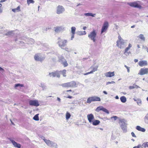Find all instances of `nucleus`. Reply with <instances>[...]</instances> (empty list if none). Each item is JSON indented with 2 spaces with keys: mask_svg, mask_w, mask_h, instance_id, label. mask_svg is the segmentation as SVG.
<instances>
[{
  "mask_svg": "<svg viewBox=\"0 0 148 148\" xmlns=\"http://www.w3.org/2000/svg\"><path fill=\"white\" fill-rule=\"evenodd\" d=\"M98 67V66H92L90 68V69H92V70L90 72H88L86 73H84V75H86L90 74L93 73V72H95V71H96L97 70Z\"/></svg>",
  "mask_w": 148,
  "mask_h": 148,
  "instance_id": "nucleus-10",
  "label": "nucleus"
},
{
  "mask_svg": "<svg viewBox=\"0 0 148 148\" xmlns=\"http://www.w3.org/2000/svg\"><path fill=\"white\" fill-rule=\"evenodd\" d=\"M61 86L63 87H69V82L63 84H61Z\"/></svg>",
  "mask_w": 148,
  "mask_h": 148,
  "instance_id": "nucleus-34",
  "label": "nucleus"
},
{
  "mask_svg": "<svg viewBox=\"0 0 148 148\" xmlns=\"http://www.w3.org/2000/svg\"><path fill=\"white\" fill-rule=\"evenodd\" d=\"M39 86L42 87L43 90L46 89V86L43 84H41Z\"/></svg>",
  "mask_w": 148,
  "mask_h": 148,
  "instance_id": "nucleus-42",
  "label": "nucleus"
},
{
  "mask_svg": "<svg viewBox=\"0 0 148 148\" xmlns=\"http://www.w3.org/2000/svg\"><path fill=\"white\" fill-rule=\"evenodd\" d=\"M64 29V28L62 27H57L56 28L55 31L56 32H58Z\"/></svg>",
  "mask_w": 148,
  "mask_h": 148,
  "instance_id": "nucleus-24",
  "label": "nucleus"
},
{
  "mask_svg": "<svg viewBox=\"0 0 148 148\" xmlns=\"http://www.w3.org/2000/svg\"><path fill=\"white\" fill-rule=\"evenodd\" d=\"M69 87H75L76 85V83L74 81H72L69 82Z\"/></svg>",
  "mask_w": 148,
  "mask_h": 148,
  "instance_id": "nucleus-22",
  "label": "nucleus"
},
{
  "mask_svg": "<svg viewBox=\"0 0 148 148\" xmlns=\"http://www.w3.org/2000/svg\"><path fill=\"white\" fill-rule=\"evenodd\" d=\"M50 146L55 148H57V144L52 141H51Z\"/></svg>",
  "mask_w": 148,
  "mask_h": 148,
  "instance_id": "nucleus-29",
  "label": "nucleus"
},
{
  "mask_svg": "<svg viewBox=\"0 0 148 148\" xmlns=\"http://www.w3.org/2000/svg\"><path fill=\"white\" fill-rule=\"evenodd\" d=\"M3 12V10L1 8H0V13H1Z\"/></svg>",
  "mask_w": 148,
  "mask_h": 148,
  "instance_id": "nucleus-59",
  "label": "nucleus"
},
{
  "mask_svg": "<svg viewBox=\"0 0 148 148\" xmlns=\"http://www.w3.org/2000/svg\"><path fill=\"white\" fill-rule=\"evenodd\" d=\"M34 58L35 60L41 62L43 60V58L40 57V54H36Z\"/></svg>",
  "mask_w": 148,
  "mask_h": 148,
  "instance_id": "nucleus-14",
  "label": "nucleus"
},
{
  "mask_svg": "<svg viewBox=\"0 0 148 148\" xmlns=\"http://www.w3.org/2000/svg\"><path fill=\"white\" fill-rule=\"evenodd\" d=\"M64 8L61 5L58 6L57 8L56 13L58 14L62 13L64 11Z\"/></svg>",
  "mask_w": 148,
  "mask_h": 148,
  "instance_id": "nucleus-9",
  "label": "nucleus"
},
{
  "mask_svg": "<svg viewBox=\"0 0 148 148\" xmlns=\"http://www.w3.org/2000/svg\"><path fill=\"white\" fill-rule=\"evenodd\" d=\"M14 31H9L5 34V35L8 36H13L14 34Z\"/></svg>",
  "mask_w": 148,
  "mask_h": 148,
  "instance_id": "nucleus-26",
  "label": "nucleus"
},
{
  "mask_svg": "<svg viewBox=\"0 0 148 148\" xmlns=\"http://www.w3.org/2000/svg\"><path fill=\"white\" fill-rule=\"evenodd\" d=\"M27 4L29 5L31 3H34V1L33 0H27Z\"/></svg>",
  "mask_w": 148,
  "mask_h": 148,
  "instance_id": "nucleus-43",
  "label": "nucleus"
},
{
  "mask_svg": "<svg viewBox=\"0 0 148 148\" xmlns=\"http://www.w3.org/2000/svg\"><path fill=\"white\" fill-rule=\"evenodd\" d=\"M136 129L138 131H141L143 132H144L145 131V128L140 127L139 126H137L136 127Z\"/></svg>",
  "mask_w": 148,
  "mask_h": 148,
  "instance_id": "nucleus-18",
  "label": "nucleus"
},
{
  "mask_svg": "<svg viewBox=\"0 0 148 148\" xmlns=\"http://www.w3.org/2000/svg\"><path fill=\"white\" fill-rule=\"evenodd\" d=\"M24 86L22 84H15L14 85V87L15 88H16L17 87L19 86L21 87H23Z\"/></svg>",
  "mask_w": 148,
  "mask_h": 148,
  "instance_id": "nucleus-41",
  "label": "nucleus"
},
{
  "mask_svg": "<svg viewBox=\"0 0 148 148\" xmlns=\"http://www.w3.org/2000/svg\"><path fill=\"white\" fill-rule=\"evenodd\" d=\"M134 88L133 86H130L129 87V89H132Z\"/></svg>",
  "mask_w": 148,
  "mask_h": 148,
  "instance_id": "nucleus-54",
  "label": "nucleus"
},
{
  "mask_svg": "<svg viewBox=\"0 0 148 148\" xmlns=\"http://www.w3.org/2000/svg\"><path fill=\"white\" fill-rule=\"evenodd\" d=\"M3 70V69L0 67V71H2Z\"/></svg>",
  "mask_w": 148,
  "mask_h": 148,
  "instance_id": "nucleus-64",
  "label": "nucleus"
},
{
  "mask_svg": "<svg viewBox=\"0 0 148 148\" xmlns=\"http://www.w3.org/2000/svg\"><path fill=\"white\" fill-rule=\"evenodd\" d=\"M95 14H93L91 13H85L84 14V15L86 16H92V17L94 16V15Z\"/></svg>",
  "mask_w": 148,
  "mask_h": 148,
  "instance_id": "nucleus-37",
  "label": "nucleus"
},
{
  "mask_svg": "<svg viewBox=\"0 0 148 148\" xmlns=\"http://www.w3.org/2000/svg\"><path fill=\"white\" fill-rule=\"evenodd\" d=\"M138 38L140 39L141 41H145V38L144 35L143 34H140L138 36Z\"/></svg>",
  "mask_w": 148,
  "mask_h": 148,
  "instance_id": "nucleus-20",
  "label": "nucleus"
},
{
  "mask_svg": "<svg viewBox=\"0 0 148 148\" xmlns=\"http://www.w3.org/2000/svg\"><path fill=\"white\" fill-rule=\"evenodd\" d=\"M77 34L79 35H85L86 34V31H78L77 32Z\"/></svg>",
  "mask_w": 148,
  "mask_h": 148,
  "instance_id": "nucleus-30",
  "label": "nucleus"
},
{
  "mask_svg": "<svg viewBox=\"0 0 148 148\" xmlns=\"http://www.w3.org/2000/svg\"><path fill=\"white\" fill-rule=\"evenodd\" d=\"M136 102L138 105L140 106L141 105V101L140 99H137Z\"/></svg>",
  "mask_w": 148,
  "mask_h": 148,
  "instance_id": "nucleus-39",
  "label": "nucleus"
},
{
  "mask_svg": "<svg viewBox=\"0 0 148 148\" xmlns=\"http://www.w3.org/2000/svg\"><path fill=\"white\" fill-rule=\"evenodd\" d=\"M124 66L127 69V72L128 73H129L130 71V68L129 67H128L126 65H125Z\"/></svg>",
  "mask_w": 148,
  "mask_h": 148,
  "instance_id": "nucleus-48",
  "label": "nucleus"
},
{
  "mask_svg": "<svg viewBox=\"0 0 148 148\" xmlns=\"http://www.w3.org/2000/svg\"><path fill=\"white\" fill-rule=\"evenodd\" d=\"M12 11L14 12H16L20 11V7L18 6L17 8L12 9Z\"/></svg>",
  "mask_w": 148,
  "mask_h": 148,
  "instance_id": "nucleus-28",
  "label": "nucleus"
},
{
  "mask_svg": "<svg viewBox=\"0 0 148 148\" xmlns=\"http://www.w3.org/2000/svg\"><path fill=\"white\" fill-rule=\"evenodd\" d=\"M132 47V45L130 44L129 43L128 45V47H129L130 48Z\"/></svg>",
  "mask_w": 148,
  "mask_h": 148,
  "instance_id": "nucleus-55",
  "label": "nucleus"
},
{
  "mask_svg": "<svg viewBox=\"0 0 148 148\" xmlns=\"http://www.w3.org/2000/svg\"><path fill=\"white\" fill-rule=\"evenodd\" d=\"M39 114H36L33 118V119L34 120L38 121L39 120L38 117Z\"/></svg>",
  "mask_w": 148,
  "mask_h": 148,
  "instance_id": "nucleus-33",
  "label": "nucleus"
},
{
  "mask_svg": "<svg viewBox=\"0 0 148 148\" xmlns=\"http://www.w3.org/2000/svg\"><path fill=\"white\" fill-rule=\"evenodd\" d=\"M67 97L71 99L73 97L69 95Z\"/></svg>",
  "mask_w": 148,
  "mask_h": 148,
  "instance_id": "nucleus-57",
  "label": "nucleus"
},
{
  "mask_svg": "<svg viewBox=\"0 0 148 148\" xmlns=\"http://www.w3.org/2000/svg\"><path fill=\"white\" fill-rule=\"evenodd\" d=\"M133 87H134V88H139V87L138 86H137V85H136L135 84H133Z\"/></svg>",
  "mask_w": 148,
  "mask_h": 148,
  "instance_id": "nucleus-50",
  "label": "nucleus"
},
{
  "mask_svg": "<svg viewBox=\"0 0 148 148\" xmlns=\"http://www.w3.org/2000/svg\"><path fill=\"white\" fill-rule=\"evenodd\" d=\"M93 101L92 97H89L88 99L87 102L88 103H90L91 102Z\"/></svg>",
  "mask_w": 148,
  "mask_h": 148,
  "instance_id": "nucleus-35",
  "label": "nucleus"
},
{
  "mask_svg": "<svg viewBox=\"0 0 148 148\" xmlns=\"http://www.w3.org/2000/svg\"><path fill=\"white\" fill-rule=\"evenodd\" d=\"M100 121L99 120H94L92 123L93 125H97L100 123Z\"/></svg>",
  "mask_w": 148,
  "mask_h": 148,
  "instance_id": "nucleus-19",
  "label": "nucleus"
},
{
  "mask_svg": "<svg viewBox=\"0 0 148 148\" xmlns=\"http://www.w3.org/2000/svg\"><path fill=\"white\" fill-rule=\"evenodd\" d=\"M76 28L75 27H72L71 28V31L72 34H75Z\"/></svg>",
  "mask_w": 148,
  "mask_h": 148,
  "instance_id": "nucleus-32",
  "label": "nucleus"
},
{
  "mask_svg": "<svg viewBox=\"0 0 148 148\" xmlns=\"http://www.w3.org/2000/svg\"><path fill=\"white\" fill-rule=\"evenodd\" d=\"M87 27H83V29L84 30H85L86 29Z\"/></svg>",
  "mask_w": 148,
  "mask_h": 148,
  "instance_id": "nucleus-63",
  "label": "nucleus"
},
{
  "mask_svg": "<svg viewBox=\"0 0 148 148\" xmlns=\"http://www.w3.org/2000/svg\"><path fill=\"white\" fill-rule=\"evenodd\" d=\"M102 111H103V112H105V113H106L108 114H109V113L107 109L104 108H103Z\"/></svg>",
  "mask_w": 148,
  "mask_h": 148,
  "instance_id": "nucleus-44",
  "label": "nucleus"
},
{
  "mask_svg": "<svg viewBox=\"0 0 148 148\" xmlns=\"http://www.w3.org/2000/svg\"><path fill=\"white\" fill-rule=\"evenodd\" d=\"M60 62H61L62 63L65 67L67 66L68 65L67 62L63 58H62V61L60 60Z\"/></svg>",
  "mask_w": 148,
  "mask_h": 148,
  "instance_id": "nucleus-21",
  "label": "nucleus"
},
{
  "mask_svg": "<svg viewBox=\"0 0 148 148\" xmlns=\"http://www.w3.org/2000/svg\"><path fill=\"white\" fill-rule=\"evenodd\" d=\"M87 117L89 122L92 123L93 121L95 120V117L92 114H90L87 115Z\"/></svg>",
  "mask_w": 148,
  "mask_h": 148,
  "instance_id": "nucleus-12",
  "label": "nucleus"
},
{
  "mask_svg": "<svg viewBox=\"0 0 148 148\" xmlns=\"http://www.w3.org/2000/svg\"><path fill=\"white\" fill-rule=\"evenodd\" d=\"M42 139L44 141L47 145L49 146H50V145L51 142V141L49 140H48L46 139L45 137H41Z\"/></svg>",
  "mask_w": 148,
  "mask_h": 148,
  "instance_id": "nucleus-17",
  "label": "nucleus"
},
{
  "mask_svg": "<svg viewBox=\"0 0 148 148\" xmlns=\"http://www.w3.org/2000/svg\"><path fill=\"white\" fill-rule=\"evenodd\" d=\"M97 32L95 30L90 32L88 35V37L93 42H95L96 40Z\"/></svg>",
  "mask_w": 148,
  "mask_h": 148,
  "instance_id": "nucleus-3",
  "label": "nucleus"
},
{
  "mask_svg": "<svg viewBox=\"0 0 148 148\" xmlns=\"http://www.w3.org/2000/svg\"><path fill=\"white\" fill-rule=\"evenodd\" d=\"M141 147V145H138L137 146H136L134 147L133 148H140Z\"/></svg>",
  "mask_w": 148,
  "mask_h": 148,
  "instance_id": "nucleus-49",
  "label": "nucleus"
},
{
  "mask_svg": "<svg viewBox=\"0 0 148 148\" xmlns=\"http://www.w3.org/2000/svg\"><path fill=\"white\" fill-rule=\"evenodd\" d=\"M74 34H72V35L71 37V40H72L73 39V38H74Z\"/></svg>",
  "mask_w": 148,
  "mask_h": 148,
  "instance_id": "nucleus-52",
  "label": "nucleus"
},
{
  "mask_svg": "<svg viewBox=\"0 0 148 148\" xmlns=\"http://www.w3.org/2000/svg\"><path fill=\"white\" fill-rule=\"evenodd\" d=\"M93 101H100L101 100L100 98L97 97L93 96L92 97Z\"/></svg>",
  "mask_w": 148,
  "mask_h": 148,
  "instance_id": "nucleus-25",
  "label": "nucleus"
},
{
  "mask_svg": "<svg viewBox=\"0 0 148 148\" xmlns=\"http://www.w3.org/2000/svg\"><path fill=\"white\" fill-rule=\"evenodd\" d=\"M138 65L141 67L147 66V62L146 60H140L138 62Z\"/></svg>",
  "mask_w": 148,
  "mask_h": 148,
  "instance_id": "nucleus-16",
  "label": "nucleus"
},
{
  "mask_svg": "<svg viewBox=\"0 0 148 148\" xmlns=\"http://www.w3.org/2000/svg\"><path fill=\"white\" fill-rule=\"evenodd\" d=\"M60 71H57L55 72L50 73H49V75L50 77H57L59 78L60 77Z\"/></svg>",
  "mask_w": 148,
  "mask_h": 148,
  "instance_id": "nucleus-6",
  "label": "nucleus"
},
{
  "mask_svg": "<svg viewBox=\"0 0 148 148\" xmlns=\"http://www.w3.org/2000/svg\"><path fill=\"white\" fill-rule=\"evenodd\" d=\"M103 92L104 94H106V95L107 94V92L106 91H103Z\"/></svg>",
  "mask_w": 148,
  "mask_h": 148,
  "instance_id": "nucleus-60",
  "label": "nucleus"
},
{
  "mask_svg": "<svg viewBox=\"0 0 148 148\" xmlns=\"http://www.w3.org/2000/svg\"><path fill=\"white\" fill-rule=\"evenodd\" d=\"M60 74H61L64 77H66V71L65 70H63L62 71H60Z\"/></svg>",
  "mask_w": 148,
  "mask_h": 148,
  "instance_id": "nucleus-31",
  "label": "nucleus"
},
{
  "mask_svg": "<svg viewBox=\"0 0 148 148\" xmlns=\"http://www.w3.org/2000/svg\"><path fill=\"white\" fill-rule=\"evenodd\" d=\"M115 83V82L114 81H112L111 82H108L106 83V84L107 85H109L110 84H113Z\"/></svg>",
  "mask_w": 148,
  "mask_h": 148,
  "instance_id": "nucleus-47",
  "label": "nucleus"
},
{
  "mask_svg": "<svg viewBox=\"0 0 148 148\" xmlns=\"http://www.w3.org/2000/svg\"><path fill=\"white\" fill-rule=\"evenodd\" d=\"M29 103L30 105L34 106L37 107L39 105L38 101L37 100H31L29 101Z\"/></svg>",
  "mask_w": 148,
  "mask_h": 148,
  "instance_id": "nucleus-8",
  "label": "nucleus"
},
{
  "mask_svg": "<svg viewBox=\"0 0 148 148\" xmlns=\"http://www.w3.org/2000/svg\"><path fill=\"white\" fill-rule=\"evenodd\" d=\"M148 73V68H141L138 73V74L140 75H143L145 74H147Z\"/></svg>",
  "mask_w": 148,
  "mask_h": 148,
  "instance_id": "nucleus-11",
  "label": "nucleus"
},
{
  "mask_svg": "<svg viewBox=\"0 0 148 148\" xmlns=\"http://www.w3.org/2000/svg\"><path fill=\"white\" fill-rule=\"evenodd\" d=\"M64 49L66 51L68 52H70L71 51V49L69 48L68 47H66L64 48Z\"/></svg>",
  "mask_w": 148,
  "mask_h": 148,
  "instance_id": "nucleus-46",
  "label": "nucleus"
},
{
  "mask_svg": "<svg viewBox=\"0 0 148 148\" xmlns=\"http://www.w3.org/2000/svg\"><path fill=\"white\" fill-rule=\"evenodd\" d=\"M9 140L11 142L12 145L15 147H17L18 148H21V145L20 144L17 143L11 138H10Z\"/></svg>",
  "mask_w": 148,
  "mask_h": 148,
  "instance_id": "nucleus-13",
  "label": "nucleus"
},
{
  "mask_svg": "<svg viewBox=\"0 0 148 148\" xmlns=\"http://www.w3.org/2000/svg\"><path fill=\"white\" fill-rule=\"evenodd\" d=\"M131 134L133 137H136V136L135 135V134L134 132H132Z\"/></svg>",
  "mask_w": 148,
  "mask_h": 148,
  "instance_id": "nucleus-51",
  "label": "nucleus"
},
{
  "mask_svg": "<svg viewBox=\"0 0 148 148\" xmlns=\"http://www.w3.org/2000/svg\"><path fill=\"white\" fill-rule=\"evenodd\" d=\"M130 49L129 47H126L125 50V51L124 53V54L126 55V53L127 52V51Z\"/></svg>",
  "mask_w": 148,
  "mask_h": 148,
  "instance_id": "nucleus-45",
  "label": "nucleus"
},
{
  "mask_svg": "<svg viewBox=\"0 0 148 148\" xmlns=\"http://www.w3.org/2000/svg\"><path fill=\"white\" fill-rule=\"evenodd\" d=\"M127 43L126 40H123L120 36H119L118 40L116 42V45L118 47L121 49H123L126 46Z\"/></svg>",
  "mask_w": 148,
  "mask_h": 148,
  "instance_id": "nucleus-1",
  "label": "nucleus"
},
{
  "mask_svg": "<svg viewBox=\"0 0 148 148\" xmlns=\"http://www.w3.org/2000/svg\"><path fill=\"white\" fill-rule=\"evenodd\" d=\"M144 121L147 124H148V113L145 116L144 118Z\"/></svg>",
  "mask_w": 148,
  "mask_h": 148,
  "instance_id": "nucleus-36",
  "label": "nucleus"
},
{
  "mask_svg": "<svg viewBox=\"0 0 148 148\" xmlns=\"http://www.w3.org/2000/svg\"><path fill=\"white\" fill-rule=\"evenodd\" d=\"M142 146L145 148L148 147V142L143 143L142 144Z\"/></svg>",
  "mask_w": 148,
  "mask_h": 148,
  "instance_id": "nucleus-40",
  "label": "nucleus"
},
{
  "mask_svg": "<svg viewBox=\"0 0 148 148\" xmlns=\"http://www.w3.org/2000/svg\"><path fill=\"white\" fill-rule=\"evenodd\" d=\"M130 6L135 8H138L140 9L142 8V7L138 4L137 2L129 3L128 4Z\"/></svg>",
  "mask_w": 148,
  "mask_h": 148,
  "instance_id": "nucleus-5",
  "label": "nucleus"
},
{
  "mask_svg": "<svg viewBox=\"0 0 148 148\" xmlns=\"http://www.w3.org/2000/svg\"><path fill=\"white\" fill-rule=\"evenodd\" d=\"M67 42V40L65 39H62L60 38H58V44L59 47L62 49L66 46Z\"/></svg>",
  "mask_w": 148,
  "mask_h": 148,
  "instance_id": "nucleus-4",
  "label": "nucleus"
},
{
  "mask_svg": "<svg viewBox=\"0 0 148 148\" xmlns=\"http://www.w3.org/2000/svg\"><path fill=\"white\" fill-rule=\"evenodd\" d=\"M71 115L69 112H66L65 114L66 119V120H68L70 118Z\"/></svg>",
  "mask_w": 148,
  "mask_h": 148,
  "instance_id": "nucleus-23",
  "label": "nucleus"
},
{
  "mask_svg": "<svg viewBox=\"0 0 148 148\" xmlns=\"http://www.w3.org/2000/svg\"><path fill=\"white\" fill-rule=\"evenodd\" d=\"M121 129L124 133H126L127 132V124L126 121L124 119H120L119 121Z\"/></svg>",
  "mask_w": 148,
  "mask_h": 148,
  "instance_id": "nucleus-2",
  "label": "nucleus"
},
{
  "mask_svg": "<svg viewBox=\"0 0 148 148\" xmlns=\"http://www.w3.org/2000/svg\"><path fill=\"white\" fill-rule=\"evenodd\" d=\"M115 98L116 99H119V97L118 96H116L115 97Z\"/></svg>",
  "mask_w": 148,
  "mask_h": 148,
  "instance_id": "nucleus-62",
  "label": "nucleus"
},
{
  "mask_svg": "<svg viewBox=\"0 0 148 148\" xmlns=\"http://www.w3.org/2000/svg\"><path fill=\"white\" fill-rule=\"evenodd\" d=\"M114 118L115 120H116L117 118V117L116 116H114L113 117H111V119Z\"/></svg>",
  "mask_w": 148,
  "mask_h": 148,
  "instance_id": "nucleus-53",
  "label": "nucleus"
},
{
  "mask_svg": "<svg viewBox=\"0 0 148 148\" xmlns=\"http://www.w3.org/2000/svg\"><path fill=\"white\" fill-rule=\"evenodd\" d=\"M57 100L59 101L60 102V100H61V99H60L59 97H57Z\"/></svg>",
  "mask_w": 148,
  "mask_h": 148,
  "instance_id": "nucleus-61",
  "label": "nucleus"
},
{
  "mask_svg": "<svg viewBox=\"0 0 148 148\" xmlns=\"http://www.w3.org/2000/svg\"><path fill=\"white\" fill-rule=\"evenodd\" d=\"M7 0H1L0 1V2L2 3L6 1Z\"/></svg>",
  "mask_w": 148,
  "mask_h": 148,
  "instance_id": "nucleus-56",
  "label": "nucleus"
},
{
  "mask_svg": "<svg viewBox=\"0 0 148 148\" xmlns=\"http://www.w3.org/2000/svg\"><path fill=\"white\" fill-rule=\"evenodd\" d=\"M103 107L102 106H99L96 109V111L98 112L100 110H102Z\"/></svg>",
  "mask_w": 148,
  "mask_h": 148,
  "instance_id": "nucleus-38",
  "label": "nucleus"
},
{
  "mask_svg": "<svg viewBox=\"0 0 148 148\" xmlns=\"http://www.w3.org/2000/svg\"><path fill=\"white\" fill-rule=\"evenodd\" d=\"M108 27V23L107 21L105 22L102 27L101 33L105 32L107 30Z\"/></svg>",
  "mask_w": 148,
  "mask_h": 148,
  "instance_id": "nucleus-7",
  "label": "nucleus"
},
{
  "mask_svg": "<svg viewBox=\"0 0 148 148\" xmlns=\"http://www.w3.org/2000/svg\"><path fill=\"white\" fill-rule=\"evenodd\" d=\"M138 59H135L134 60V61L135 62H138Z\"/></svg>",
  "mask_w": 148,
  "mask_h": 148,
  "instance_id": "nucleus-58",
  "label": "nucleus"
},
{
  "mask_svg": "<svg viewBox=\"0 0 148 148\" xmlns=\"http://www.w3.org/2000/svg\"><path fill=\"white\" fill-rule=\"evenodd\" d=\"M105 76L107 77H111L114 75V72H108L104 74Z\"/></svg>",
  "mask_w": 148,
  "mask_h": 148,
  "instance_id": "nucleus-15",
  "label": "nucleus"
},
{
  "mask_svg": "<svg viewBox=\"0 0 148 148\" xmlns=\"http://www.w3.org/2000/svg\"><path fill=\"white\" fill-rule=\"evenodd\" d=\"M121 102L122 103H125L127 100L125 96H122L120 98Z\"/></svg>",
  "mask_w": 148,
  "mask_h": 148,
  "instance_id": "nucleus-27",
  "label": "nucleus"
}]
</instances>
